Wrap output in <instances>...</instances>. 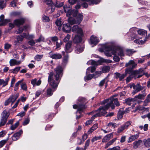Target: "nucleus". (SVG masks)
Instances as JSON below:
<instances>
[{
  "mask_svg": "<svg viewBox=\"0 0 150 150\" xmlns=\"http://www.w3.org/2000/svg\"><path fill=\"white\" fill-rule=\"evenodd\" d=\"M9 21V20H0V26L4 25Z\"/></svg>",
  "mask_w": 150,
  "mask_h": 150,
  "instance_id": "obj_49",
  "label": "nucleus"
},
{
  "mask_svg": "<svg viewBox=\"0 0 150 150\" xmlns=\"http://www.w3.org/2000/svg\"><path fill=\"white\" fill-rule=\"evenodd\" d=\"M146 41L145 39L144 40H140V39H137L134 41V42L138 44L139 45H142Z\"/></svg>",
  "mask_w": 150,
  "mask_h": 150,
  "instance_id": "obj_43",
  "label": "nucleus"
},
{
  "mask_svg": "<svg viewBox=\"0 0 150 150\" xmlns=\"http://www.w3.org/2000/svg\"><path fill=\"white\" fill-rule=\"evenodd\" d=\"M21 68L20 67H16L13 69L10 70L9 72L13 74H16L20 70Z\"/></svg>",
  "mask_w": 150,
  "mask_h": 150,
  "instance_id": "obj_35",
  "label": "nucleus"
},
{
  "mask_svg": "<svg viewBox=\"0 0 150 150\" xmlns=\"http://www.w3.org/2000/svg\"><path fill=\"white\" fill-rule=\"evenodd\" d=\"M90 142V139H88L86 142L85 143V146L83 149V150H86L88 148Z\"/></svg>",
  "mask_w": 150,
  "mask_h": 150,
  "instance_id": "obj_51",
  "label": "nucleus"
},
{
  "mask_svg": "<svg viewBox=\"0 0 150 150\" xmlns=\"http://www.w3.org/2000/svg\"><path fill=\"white\" fill-rule=\"evenodd\" d=\"M30 122V119L28 118H26L23 122V125H26L28 124Z\"/></svg>",
  "mask_w": 150,
  "mask_h": 150,
  "instance_id": "obj_63",
  "label": "nucleus"
},
{
  "mask_svg": "<svg viewBox=\"0 0 150 150\" xmlns=\"http://www.w3.org/2000/svg\"><path fill=\"white\" fill-rule=\"evenodd\" d=\"M53 93V91L51 88H49L47 90V95L48 96H51Z\"/></svg>",
  "mask_w": 150,
  "mask_h": 150,
  "instance_id": "obj_62",
  "label": "nucleus"
},
{
  "mask_svg": "<svg viewBox=\"0 0 150 150\" xmlns=\"http://www.w3.org/2000/svg\"><path fill=\"white\" fill-rule=\"evenodd\" d=\"M78 100L79 102L83 103H85L86 101L85 98L81 97H80L79 98Z\"/></svg>",
  "mask_w": 150,
  "mask_h": 150,
  "instance_id": "obj_54",
  "label": "nucleus"
},
{
  "mask_svg": "<svg viewBox=\"0 0 150 150\" xmlns=\"http://www.w3.org/2000/svg\"><path fill=\"white\" fill-rule=\"evenodd\" d=\"M6 6L5 3H4V0H0V9H3Z\"/></svg>",
  "mask_w": 150,
  "mask_h": 150,
  "instance_id": "obj_48",
  "label": "nucleus"
},
{
  "mask_svg": "<svg viewBox=\"0 0 150 150\" xmlns=\"http://www.w3.org/2000/svg\"><path fill=\"white\" fill-rule=\"evenodd\" d=\"M21 88L25 91L27 90V87L26 83H22L21 85Z\"/></svg>",
  "mask_w": 150,
  "mask_h": 150,
  "instance_id": "obj_53",
  "label": "nucleus"
},
{
  "mask_svg": "<svg viewBox=\"0 0 150 150\" xmlns=\"http://www.w3.org/2000/svg\"><path fill=\"white\" fill-rule=\"evenodd\" d=\"M125 102L126 103L130 105L132 102L136 101V99L134 98H128L125 99Z\"/></svg>",
  "mask_w": 150,
  "mask_h": 150,
  "instance_id": "obj_26",
  "label": "nucleus"
},
{
  "mask_svg": "<svg viewBox=\"0 0 150 150\" xmlns=\"http://www.w3.org/2000/svg\"><path fill=\"white\" fill-rule=\"evenodd\" d=\"M125 113L121 111H119L117 114V117L118 119H121L123 117V115Z\"/></svg>",
  "mask_w": 150,
  "mask_h": 150,
  "instance_id": "obj_61",
  "label": "nucleus"
},
{
  "mask_svg": "<svg viewBox=\"0 0 150 150\" xmlns=\"http://www.w3.org/2000/svg\"><path fill=\"white\" fill-rule=\"evenodd\" d=\"M23 131L21 130L18 132L15 133L12 137V139L13 141H16L20 137V136L22 133Z\"/></svg>",
  "mask_w": 150,
  "mask_h": 150,
  "instance_id": "obj_16",
  "label": "nucleus"
},
{
  "mask_svg": "<svg viewBox=\"0 0 150 150\" xmlns=\"http://www.w3.org/2000/svg\"><path fill=\"white\" fill-rule=\"evenodd\" d=\"M117 127V124L116 123H113L112 122H110L108 124L107 128H111L114 129Z\"/></svg>",
  "mask_w": 150,
  "mask_h": 150,
  "instance_id": "obj_37",
  "label": "nucleus"
},
{
  "mask_svg": "<svg viewBox=\"0 0 150 150\" xmlns=\"http://www.w3.org/2000/svg\"><path fill=\"white\" fill-rule=\"evenodd\" d=\"M24 80V79H22L20 81H18V82H17L15 84V85L14 86V91H17L18 88V86L19 85V84L22 82Z\"/></svg>",
  "mask_w": 150,
  "mask_h": 150,
  "instance_id": "obj_38",
  "label": "nucleus"
},
{
  "mask_svg": "<svg viewBox=\"0 0 150 150\" xmlns=\"http://www.w3.org/2000/svg\"><path fill=\"white\" fill-rule=\"evenodd\" d=\"M64 11L67 13V15H70L71 13V8L70 6L64 5Z\"/></svg>",
  "mask_w": 150,
  "mask_h": 150,
  "instance_id": "obj_15",
  "label": "nucleus"
},
{
  "mask_svg": "<svg viewBox=\"0 0 150 150\" xmlns=\"http://www.w3.org/2000/svg\"><path fill=\"white\" fill-rule=\"evenodd\" d=\"M73 108L75 109L78 108V110L76 112V113H77L79 111H82L86 108V107L84 105H73Z\"/></svg>",
  "mask_w": 150,
  "mask_h": 150,
  "instance_id": "obj_12",
  "label": "nucleus"
},
{
  "mask_svg": "<svg viewBox=\"0 0 150 150\" xmlns=\"http://www.w3.org/2000/svg\"><path fill=\"white\" fill-rule=\"evenodd\" d=\"M132 122L130 121H128L124 125H122L125 128V129H127L128 127L131 125Z\"/></svg>",
  "mask_w": 150,
  "mask_h": 150,
  "instance_id": "obj_50",
  "label": "nucleus"
},
{
  "mask_svg": "<svg viewBox=\"0 0 150 150\" xmlns=\"http://www.w3.org/2000/svg\"><path fill=\"white\" fill-rule=\"evenodd\" d=\"M136 65L137 64L134 63L133 61L130 60L126 64L125 67H127V68H134Z\"/></svg>",
  "mask_w": 150,
  "mask_h": 150,
  "instance_id": "obj_17",
  "label": "nucleus"
},
{
  "mask_svg": "<svg viewBox=\"0 0 150 150\" xmlns=\"http://www.w3.org/2000/svg\"><path fill=\"white\" fill-rule=\"evenodd\" d=\"M18 97V95H17L16 96L12 95L11 96H10L8 99L9 100L10 102H11L12 103V104L15 101V100L17 99Z\"/></svg>",
  "mask_w": 150,
  "mask_h": 150,
  "instance_id": "obj_32",
  "label": "nucleus"
},
{
  "mask_svg": "<svg viewBox=\"0 0 150 150\" xmlns=\"http://www.w3.org/2000/svg\"><path fill=\"white\" fill-rule=\"evenodd\" d=\"M106 106V104L104 107H100L97 110L92 111L91 113H95L93 115L95 117L104 115L106 113V110L108 109L105 108Z\"/></svg>",
  "mask_w": 150,
  "mask_h": 150,
  "instance_id": "obj_4",
  "label": "nucleus"
},
{
  "mask_svg": "<svg viewBox=\"0 0 150 150\" xmlns=\"http://www.w3.org/2000/svg\"><path fill=\"white\" fill-rule=\"evenodd\" d=\"M71 45L72 42L71 41H69L66 44L65 50L67 53H69L72 51V49L71 47Z\"/></svg>",
  "mask_w": 150,
  "mask_h": 150,
  "instance_id": "obj_10",
  "label": "nucleus"
},
{
  "mask_svg": "<svg viewBox=\"0 0 150 150\" xmlns=\"http://www.w3.org/2000/svg\"><path fill=\"white\" fill-rule=\"evenodd\" d=\"M96 69L95 66L93 67H88L87 69L86 73L88 72V71L91 70V73L94 72Z\"/></svg>",
  "mask_w": 150,
  "mask_h": 150,
  "instance_id": "obj_45",
  "label": "nucleus"
},
{
  "mask_svg": "<svg viewBox=\"0 0 150 150\" xmlns=\"http://www.w3.org/2000/svg\"><path fill=\"white\" fill-rule=\"evenodd\" d=\"M62 30L65 32L69 33L71 30V27L67 23L64 24L63 25Z\"/></svg>",
  "mask_w": 150,
  "mask_h": 150,
  "instance_id": "obj_18",
  "label": "nucleus"
},
{
  "mask_svg": "<svg viewBox=\"0 0 150 150\" xmlns=\"http://www.w3.org/2000/svg\"><path fill=\"white\" fill-rule=\"evenodd\" d=\"M43 20L45 22H48L50 21V19L48 17L44 15L42 17Z\"/></svg>",
  "mask_w": 150,
  "mask_h": 150,
  "instance_id": "obj_64",
  "label": "nucleus"
},
{
  "mask_svg": "<svg viewBox=\"0 0 150 150\" xmlns=\"http://www.w3.org/2000/svg\"><path fill=\"white\" fill-rule=\"evenodd\" d=\"M7 119L1 117L0 122V126L4 125L7 122Z\"/></svg>",
  "mask_w": 150,
  "mask_h": 150,
  "instance_id": "obj_47",
  "label": "nucleus"
},
{
  "mask_svg": "<svg viewBox=\"0 0 150 150\" xmlns=\"http://www.w3.org/2000/svg\"><path fill=\"white\" fill-rule=\"evenodd\" d=\"M104 53L108 57H111L112 55H117L121 57L124 56V54L123 49L121 48L118 47L114 49L112 46L108 45H105L104 47Z\"/></svg>",
  "mask_w": 150,
  "mask_h": 150,
  "instance_id": "obj_2",
  "label": "nucleus"
},
{
  "mask_svg": "<svg viewBox=\"0 0 150 150\" xmlns=\"http://www.w3.org/2000/svg\"><path fill=\"white\" fill-rule=\"evenodd\" d=\"M150 102V94L148 95L145 100L143 101V106H146Z\"/></svg>",
  "mask_w": 150,
  "mask_h": 150,
  "instance_id": "obj_30",
  "label": "nucleus"
},
{
  "mask_svg": "<svg viewBox=\"0 0 150 150\" xmlns=\"http://www.w3.org/2000/svg\"><path fill=\"white\" fill-rule=\"evenodd\" d=\"M87 64L88 65L91 64L92 65L97 66L100 65V62L98 61L97 62H96L93 60H90L88 62Z\"/></svg>",
  "mask_w": 150,
  "mask_h": 150,
  "instance_id": "obj_24",
  "label": "nucleus"
},
{
  "mask_svg": "<svg viewBox=\"0 0 150 150\" xmlns=\"http://www.w3.org/2000/svg\"><path fill=\"white\" fill-rule=\"evenodd\" d=\"M113 137V134L112 133L108 134L105 136L102 139L103 142H105L109 140L110 139L112 138Z\"/></svg>",
  "mask_w": 150,
  "mask_h": 150,
  "instance_id": "obj_22",
  "label": "nucleus"
},
{
  "mask_svg": "<svg viewBox=\"0 0 150 150\" xmlns=\"http://www.w3.org/2000/svg\"><path fill=\"white\" fill-rule=\"evenodd\" d=\"M98 61H99L100 62V65L103 62H104L106 63H110L112 62V61L111 60L107 59H102L100 60H98Z\"/></svg>",
  "mask_w": 150,
  "mask_h": 150,
  "instance_id": "obj_39",
  "label": "nucleus"
},
{
  "mask_svg": "<svg viewBox=\"0 0 150 150\" xmlns=\"http://www.w3.org/2000/svg\"><path fill=\"white\" fill-rule=\"evenodd\" d=\"M9 80V77L6 78L5 80L3 79H0V85H2L3 87L5 86L8 84Z\"/></svg>",
  "mask_w": 150,
  "mask_h": 150,
  "instance_id": "obj_21",
  "label": "nucleus"
},
{
  "mask_svg": "<svg viewBox=\"0 0 150 150\" xmlns=\"http://www.w3.org/2000/svg\"><path fill=\"white\" fill-rule=\"evenodd\" d=\"M64 5L63 3L62 2H57L55 4V6L57 7H60Z\"/></svg>",
  "mask_w": 150,
  "mask_h": 150,
  "instance_id": "obj_60",
  "label": "nucleus"
},
{
  "mask_svg": "<svg viewBox=\"0 0 150 150\" xmlns=\"http://www.w3.org/2000/svg\"><path fill=\"white\" fill-rule=\"evenodd\" d=\"M132 86L133 88L134 89L132 93L133 95H134L136 93L139 92L143 89L144 88V86H141L139 83H137L136 85L133 83Z\"/></svg>",
  "mask_w": 150,
  "mask_h": 150,
  "instance_id": "obj_5",
  "label": "nucleus"
},
{
  "mask_svg": "<svg viewBox=\"0 0 150 150\" xmlns=\"http://www.w3.org/2000/svg\"><path fill=\"white\" fill-rule=\"evenodd\" d=\"M133 69L131 68H127L125 70V74L126 75L127 74H129L132 75H133V72L134 71H133Z\"/></svg>",
  "mask_w": 150,
  "mask_h": 150,
  "instance_id": "obj_36",
  "label": "nucleus"
},
{
  "mask_svg": "<svg viewBox=\"0 0 150 150\" xmlns=\"http://www.w3.org/2000/svg\"><path fill=\"white\" fill-rule=\"evenodd\" d=\"M143 142L145 147L147 148L150 147V138L144 139Z\"/></svg>",
  "mask_w": 150,
  "mask_h": 150,
  "instance_id": "obj_27",
  "label": "nucleus"
},
{
  "mask_svg": "<svg viewBox=\"0 0 150 150\" xmlns=\"http://www.w3.org/2000/svg\"><path fill=\"white\" fill-rule=\"evenodd\" d=\"M62 53L64 55H65V56L64 57L63 61V62L64 63H66L68 60V54H67L66 55H65V52L64 51H62Z\"/></svg>",
  "mask_w": 150,
  "mask_h": 150,
  "instance_id": "obj_42",
  "label": "nucleus"
},
{
  "mask_svg": "<svg viewBox=\"0 0 150 150\" xmlns=\"http://www.w3.org/2000/svg\"><path fill=\"white\" fill-rule=\"evenodd\" d=\"M84 50L83 47L82 46L78 45H77L75 50V52L78 54L82 52Z\"/></svg>",
  "mask_w": 150,
  "mask_h": 150,
  "instance_id": "obj_23",
  "label": "nucleus"
},
{
  "mask_svg": "<svg viewBox=\"0 0 150 150\" xmlns=\"http://www.w3.org/2000/svg\"><path fill=\"white\" fill-rule=\"evenodd\" d=\"M142 143V141L140 140H139L137 141L134 142L133 143V147L134 149L137 148Z\"/></svg>",
  "mask_w": 150,
  "mask_h": 150,
  "instance_id": "obj_33",
  "label": "nucleus"
},
{
  "mask_svg": "<svg viewBox=\"0 0 150 150\" xmlns=\"http://www.w3.org/2000/svg\"><path fill=\"white\" fill-rule=\"evenodd\" d=\"M71 30L73 32L76 33L81 36L83 35V32L81 28L79 27L78 25H74L71 29Z\"/></svg>",
  "mask_w": 150,
  "mask_h": 150,
  "instance_id": "obj_7",
  "label": "nucleus"
},
{
  "mask_svg": "<svg viewBox=\"0 0 150 150\" xmlns=\"http://www.w3.org/2000/svg\"><path fill=\"white\" fill-rule=\"evenodd\" d=\"M110 68L109 66H104L102 68V71L103 73L108 72L110 70Z\"/></svg>",
  "mask_w": 150,
  "mask_h": 150,
  "instance_id": "obj_41",
  "label": "nucleus"
},
{
  "mask_svg": "<svg viewBox=\"0 0 150 150\" xmlns=\"http://www.w3.org/2000/svg\"><path fill=\"white\" fill-rule=\"evenodd\" d=\"M9 115L10 114L6 110H4L2 113L1 117L7 119Z\"/></svg>",
  "mask_w": 150,
  "mask_h": 150,
  "instance_id": "obj_31",
  "label": "nucleus"
},
{
  "mask_svg": "<svg viewBox=\"0 0 150 150\" xmlns=\"http://www.w3.org/2000/svg\"><path fill=\"white\" fill-rule=\"evenodd\" d=\"M104 103H107L105 108L106 109H108L109 107H110L112 109H114L115 106L113 104L114 103L117 106H119L120 105V104L118 99L117 98L114 99L112 97L110 99L104 100Z\"/></svg>",
  "mask_w": 150,
  "mask_h": 150,
  "instance_id": "obj_3",
  "label": "nucleus"
},
{
  "mask_svg": "<svg viewBox=\"0 0 150 150\" xmlns=\"http://www.w3.org/2000/svg\"><path fill=\"white\" fill-rule=\"evenodd\" d=\"M25 37L27 39H31L33 38L32 35H27L25 33H23V35H18L16 37L17 40L16 41V42L19 43L21 42L23 40L24 38Z\"/></svg>",
  "mask_w": 150,
  "mask_h": 150,
  "instance_id": "obj_6",
  "label": "nucleus"
},
{
  "mask_svg": "<svg viewBox=\"0 0 150 150\" xmlns=\"http://www.w3.org/2000/svg\"><path fill=\"white\" fill-rule=\"evenodd\" d=\"M115 78L117 79L119 78L120 81H122L126 76V74H121L118 72L115 73Z\"/></svg>",
  "mask_w": 150,
  "mask_h": 150,
  "instance_id": "obj_14",
  "label": "nucleus"
},
{
  "mask_svg": "<svg viewBox=\"0 0 150 150\" xmlns=\"http://www.w3.org/2000/svg\"><path fill=\"white\" fill-rule=\"evenodd\" d=\"M138 34L139 35H143L147 34V31L143 29H140L137 31Z\"/></svg>",
  "mask_w": 150,
  "mask_h": 150,
  "instance_id": "obj_40",
  "label": "nucleus"
},
{
  "mask_svg": "<svg viewBox=\"0 0 150 150\" xmlns=\"http://www.w3.org/2000/svg\"><path fill=\"white\" fill-rule=\"evenodd\" d=\"M19 124V122H17L14 125H13L11 126V129L12 130H14L18 126Z\"/></svg>",
  "mask_w": 150,
  "mask_h": 150,
  "instance_id": "obj_52",
  "label": "nucleus"
},
{
  "mask_svg": "<svg viewBox=\"0 0 150 150\" xmlns=\"http://www.w3.org/2000/svg\"><path fill=\"white\" fill-rule=\"evenodd\" d=\"M95 117V116L93 115L91 117V120H89L86 122L85 123V125L86 126H88L90 125L92 122L93 121Z\"/></svg>",
  "mask_w": 150,
  "mask_h": 150,
  "instance_id": "obj_44",
  "label": "nucleus"
},
{
  "mask_svg": "<svg viewBox=\"0 0 150 150\" xmlns=\"http://www.w3.org/2000/svg\"><path fill=\"white\" fill-rule=\"evenodd\" d=\"M24 22V19L23 18L16 19L14 20V24L17 26H19L23 24Z\"/></svg>",
  "mask_w": 150,
  "mask_h": 150,
  "instance_id": "obj_20",
  "label": "nucleus"
},
{
  "mask_svg": "<svg viewBox=\"0 0 150 150\" xmlns=\"http://www.w3.org/2000/svg\"><path fill=\"white\" fill-rule=\"evenodd\" d=\"M125 129V128L122 125L118 128L117 131V132L118 133H120L122 132Z\"/></svg>",
  "mask_w": 150,
  "mask_h": 150,
  "instance_id": "obj_57",
  "label": "nucleus"
},
{
  "mask_svg": "<svg viewBox=\"0 0 150 150\" xmlns=\"http://www.w3.org/2000/svg\"><path fill=\"white\" fill-rule=\"evenodd\" d=\"M28 26H24L23 28H20L18 29V31H17V33H21L23 30L27 29Z\"/></svg>",
  "mask_w": 150,
  "mask_h": 150,
  "instance_id": "obj_46",
  "label": "nucleus"
},
{
  "mask_svg": "<svg viewBox=\"0 0 150 150\" xmlns=\"http://www.w3.org/2000/svg\"><path fill=\"white\" fill-rule=\"evenodd\" d=\"M22 62L21 60L17 61L15 59H12L9 61L10 65L11 66L19 65L21 64Z\"/></svg>",
  "mask_w": 150,
  "mask_h": 150,
  "instance_id": "obj_13",
  "label": "nucleus"
},
{
  "mask_svg": "<svg viewBox=\"0 0 150 150\" xmlns=\"http://www.w3.org/2000/svg\"><path fill=\"white\" fill-rule=\"evenodd\" d=\"M99 42V40L96 36L93 35L91 36L90 39V42L91 44L96 45Z\"/></svg>",
  "mask_w": 150,
  "mask_h": 150,
  "instance_id": "obj_11",
  "label": "nucleus"
},
{
  "mask_svg": "<svg viewBox=\"0 0 150 150\" xmlns=\"http://www.w3.org/2000/svg\"><path fill=\"white\" fill-rule=\"evenodd\" d=\"M68 22L71 25H73L74 24H78L77 21L75 19L71 17L69 18L68 19Z\"/></svg>",
  "mask_w": 150,
  "mask_h": 150,
  "instance_id": "obj_28",
  "label": "nucleus"
},
{
  "mask_svg": "<svg viewBox=\"0 0 150 150\" xmlns=\"http://www.w3.org/2000/svg\"><path fill=\"white\" fill-rule=\"evenodd\" d=\"M126 54L128 55H130L135 52L131 49H127L126 50Z\"/></svg>",
  "mask_w": 150,
  "mask_h": 150,
  "instance_id": "obj_56",
  "label": "nucleus"
},
{
  "mask_svg": "<svg viewBox=\"0 0 150 150\" xmlns=\"http://www.w3.org/2000/svg\"><path fill=\"white\" fill-rule=\"evenodd\" d=\"M50 57L53 59H59L62 58V56L61 54L55 53L53 54H50Z\"/></svg>",
  "mask_w": 150,
  "mask_h": 150,
  "instance_id": "obj_19",
  "label": "nucleus"
},
{
  "mask_svg": "<svg viewBox=\"0 0 150 150\" xmlns=\"http://www.w3.org/2000/svg\"><path fill=\"white\" fill-rule=\"evenodd\" d=\"M76 21L78 24H79L82 21L83 19V16L81 14H78L76 17Z\"/></svg>",
  "mask_w": 150,
  "mask_h": 150,
  "instance_id": "obj_34",
  "label": "nucleus"
},
{
  "mask_svg": "<svg viewBox=\"0 0 150 150\" xmlns=\"http://www.w3.org/2000/svg\"><path fill=\"white\" fill-rule=\"evenodd\" d=\"M146 93L145 90H144L142 91L141 93H139L138 95L135 96L134 98L136 99V101L137 100V99L140 100H143L144 99Z\"/></svg>",
  "mask_w": 150,
  "mask_h": 150,
  "instance_id": "obj_9",
  "label": "nucleus"
},
{
  "mask_svg": "<svg viewBox=\"0 0 150 150\" xmlns=\"http://www.w3.org/2000/svg\"><path fill=\"white\" fill-rule=\"evenodd\" d=\"M80 35L79 36L78 35H76L74 38L73 39V41L74 43H77L80 42L82 40L81 36Z\"/></svg>",
  "mask_w": 150,
  "mask_h": 150,
  "instance_id": "obj_25",
  "label": "nucleus"
},
{
  "mask_svg": "<svg viewBox=\"0 0 150 150\" xmlns=\"http://www.w3.org/2000/svg\"><path fill=\"white\" fill-rule=\"evenodd\" d=\"M139 137V135L138 134L132 135L129 137L128 142H130L134 141V140L137 139Z\"/></svg>",
  "mask_w": 150,
  "mask_h": 150,
  "instance_id": "obj_29",
  "label": "nucleus"
},
{
  "mask_svg": "<svg viewBox=\"0 0 150 150\" xmlns=\"http://www.w3.org/2000/svg\"><path fill=\"white\" fill-rule=\"evenodd\" d=\"M94 74H89L85 77V79L87 80H89L91 79L93 77Z\"/></svg>",
  "mask_w": 150,
  "mask_h": 150,
  "instance_id": "obj_58",
  "label": "nucleus"
},
{
  "mask_svg": "<svg viewBox=\"0 0 150 150\" xmlns=\"http://www.w3.org/2000/svg\"><path fill=\"white\" fill-rule=\"evenodd\" d=\"M145 74L144 72V69L142 68H140L138 70H135L133 72V75L136 76L137 74L139 75L137 76L138 78L141 77Z\"/></svg>",
  "mask_w": 150,
  "mask_h": 150,
  "instance_id": "obj_8",
  "label": "nucleus"
},
{
  "mask_svg": "<svg viewBox=\"0 0 150 150\" xmlns=\"http://www.w3.org/2000/svg\"><path fill=\"white\" fill-rule=\"evenodd\" d=\"M31 83L33 85V86H36L38 85V83L37 82V79H33L31 81Z\"/></svg>",
  "mask_w": 150,
  "mask_h": 150,
  "instance_id": "obj_59",
  "label": "nucleus"
},
{
  "mask_svg": "<svg viewBox=\"0 0 150 150\" xmlns=\"http://www.w3.org/2000/svg\"><path fill=\"white\" fill-rule=\"evenodd\" d=\"M56 74L55 75V80L53 79V72L50 73L48 77V81L50 85L53 88L57 87L59 82V79L62 76V69L61 66H58L55 69Z\"/></svg>",
  "mask_w": 150,
  "mask_h": 150,
  "instance_id": "obj_1",
  "label": "nucleus"
},
{
  "mask_svg": "<svg viewBox=\"0 0 150 150\" xmlns=\"http://www.w3.org/2000/svg\"><path fill=\"white\" fill-rule=\"evenodd\" d=\"M62 21L60 19H57L55 22L56 25L58 26H60L62 24Z\"/></svg>",
  "mask_w": 150,
  "mask_h": 150,
  "instance_id": "obj_55",
  "label": "nucleus"
}]
</instances>
